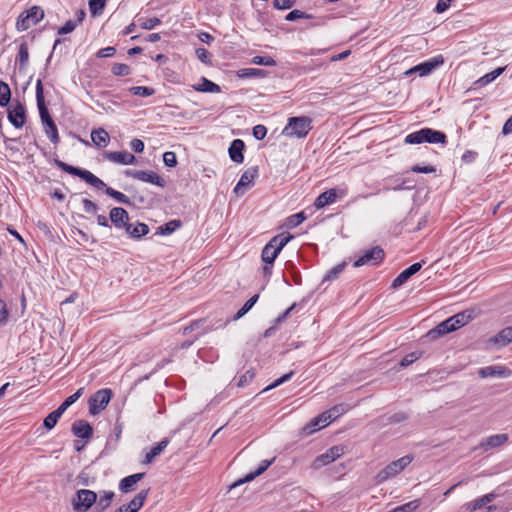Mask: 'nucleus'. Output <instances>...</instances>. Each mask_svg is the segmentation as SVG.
Masks as SVG:
<instances>
[{
	"label": "nucleus",
	"instance_id": "4d7b16f0",
	"mask_svg": "<svg viewBox=\"0 0 512 512\" xmlns=\"http://www.w3.org/2000/svg\"><path fill=\"white\" fill-rule=\"evenodd\" d=\"M293 374H294L293 371H290L289 373L284 374L280 378L276 379L272 384H270L266 388H264L262 392L276 388V387L280 386L281 384L287 382L288 380H290L292 378Z\"/></svg>",
	"mask_w": 512,
	"mask_h": 512
},
{
	"label": "nucleus",
	"instance_id": "ddd939ff",
	"mask_svg": "<svg viewBox=\"0 0 512 512\" xmlns=\"http://www.w3.org/2000/svg\"><path fill=\"white\" fill-rule=\"evenodd\" d=\"M7 117L9 122L17 129L22 128L26 123V108L25 106L17 102L7 110Z\"/></svg>",
	"mask_w": 512,
	"mask_h": 512
},
{
	"label": "nucleus",
	"instance_id": "2f4dec72",
	"mask_svg": "<svg viewBox=\"0 0 512 512\" xmlns=\"http://www.w3.org/2000/svg\"><path fill=\"white\" fill-rule=\"evenodd\" d=\"M505 68L506 67H498L495 70L485 74L484 76H482L481 78H479L478 80H476L474 82V86L476 88H481V87L486 86L487 84L494 81L497 77H499L505 71Z\"/></svg>",
	"mask_w": 512,
	"mask_h": 512
},
{
	"label": "nucleus",
	"instance_id": "0e129e2a",
	"mask_svg": "<svg viewBox=\"0 0 512 512\" xmlns=\"http://www.w3.org/2000/svg\"><path fill=\"white\" fill-rule=\"evenodd\" d=\"M9 318V311L4 300L0 299V326L7 324Z\"/></svg>",
	"mask_w": 512,
	"mask_h": 512
},
{
	"label": "nucleus",
	"instance_id": "9d476101",
	"mask_svg": "<svg viewBox=\"0 0 512 512\" xmlns=\"http://www.w3.org/2000/svg\"><path fill=\"white\" fill-rule=\"evenodd\" d=\"M124 174L127 177L147 182L159 186L161 188H164L166 186V180L154 171L127 169L124 171Z\"/></svg>",
	"mask_w": 512,
	"mask_h": 512
},
{
	"label": "nucleus",
	"instance_id": "58836bf2",
	"mask_svg": "<svg viewBox=\"0 0 512 512\" xmlns=\"http://www.w3.org/2000/svg\"><path fill=\"white\" fill-rule=\"evenodd\" d=\"M182 226V221L179 219L171 220L164 225L160 226L158 228L157 234L160 235H170L172 234L176 229L180 228Z\"/></svg>",
	"mask_w": 512,
	"mask_h": 512
},
{
	"label": "nucleus",
	"instance_id": "e433bc0d",
	"mask_svg": "<svg viewBox=\"0 0 512 512\" xmlns=\"http://www.w3.org/2000/svg\"><path fill=\"white\" fill-rule=\"evenodd\" d=\"M268 74V72L266 70H263V69H258V68H243V69H239L237 71V76L239 78H254V77H266Z\"/></svg>",
	"mask_w": 512,
	"mask_h": 512
},
{
	"label": "nucleus",
	"instance_id": "aec40b11",
	"mask_svg": "<svg viewBox=\"0 0 512 512\" xmlns=\"http://www.w3.org/2000/svg\"><path fill=\"white\" fill-rule=\"evenodd\" d=\"M71 431L74 436L88 440L93 436V427L86 420H76L73 422Z\"/></svg>",
	"mask_w": 512,
	"mask_h": 512
},
{
	"label": "nucleus",
	"instance_id": "5fc2aeb1",
	"mask_svg": "<svg viewBox=\"0 0 512 512\" xmlns=\"http://www.w3.org/2000/svg\"><path fill=\"white\" fill-rule=\"evenodd\" d=\"M251 62L255 65L276 66V61L270 56H254Z\"/></svg>",
	"mask_w": 512,
	"mask_h": 512
},
{
	"label": "nucleus",
	"instance_id": "1a4fd4ad",
	"mask_svg": "<svg viewBox=\"0 0 512 512\" xmlns=\"http://www.w3.org/2000/svg\"><path fill=\"white\" fill-rule=\"evenodd\" d=\"M112 396L113 392L109 388H104L95 392L88 400L89 413L91 415L99 414L107 407Z\"/></svg>",
	"mask_w": 512,
	"mask_h": 512
},
{
	"label": "nucleus",
	"instance_id": "f704fd0d",
	"mask_svg": "<svg viewBox=\"0 0 512 512\" xmlns=\"http://www.w3.org/2000/svg\"><path fill=\"white\" fill-rule=\"evenodd\" d=\"M169 440L167 438L158 442L155 446L151 448V450L146 454L145 459L143 461L144 464H150L153 462L154 458L158 456L163 450L167 447Z\"/></svg>",
	"mask_w": 512,
	"mask_h": 512
},
{
	"label": "nucleus",
	"instance_id": "c85d7f7f",
	"mask_svg": "<svg viewBox=\"0 0 512 512\" xmlns=\"http://www.w3.org/2000/svg\"><path fill=\"white\" fill-rule=\"evenodd\" d=\"M91 140L98 148H105L110 141V136L103 128L94 129L91 132Z\"/></svg>",
	"mask_w": 512,
	"mask_h": 512
},
{
	"label": "nucleus",
	"instance_id": "39448f33",
	"mask_svg": "<svg viewBox=\"0 0 512 512\" xmlns=\"http://www.w3.org/2000/svg\"><path fill=\"white\" fill-rule=\"evenodd\" d=\"M312 119L309 116H294L288 118L283 134L289 137L304 138L313 129Z\"/></svg>",
	"mask_w": 512,
	"mask_h": 512
},
{
	"label": "nucleus",
	"instance_id": "4468645a",
	"mask_svg": "<svg viewBox=\"0 0 512 512\" xmlns=\"http://www.w3.org/2000/svg\"><path fill=\"white\" fill-rule=\"evenodd\" d=\"M258 176V167L248 168L242 175L239 182L234 187L233 192L237 195H243L247 188L254 184V179Z\"/></svg>",
	"mask_w": 512,
	"mask_h": 512
},
{
	"label": "nucleus",
	"instance_id": "a19ab883",
	"mask_svg": "<svg viewBox=\"0 0 512 512\" xmlns=\"http://www.w3.org/2000/svg\"><path fill=\"white\" fill-rule=\"evenodd\" d=\"M347 266V262L343 261L340 264L336 265L332 269H330L326 275L324 276L322 283L326 281H332L339 277V275L344 271L345 267Z\"/></svg>",
	"mask_w": 512,
	"mask_h": 512
},
{
	"label": "nucleus",
	"instance_id": "393cba45",
	"mask_svg": "<svg viewBox=\"0 0 512 512\" xmlns=\"http://www.w3.org/2000/svg\"><path fill=\"white\" fill-rule=\"evenodd\" d=\"M507 441L508 435L505 433L491 435L480 443V448H482L484 451H488L489 449L502 446Z\"/></svg>",
	"mask_w": 512,
	"mask_h": 512
},
{
	"label": "nucleus",
	"instance_id": "20e7f679",
	"mask_svg": "<svg viewBox=\"0 0 512 512\" xmlns=\"http://www.w3.org/2000/svg\"><path fill=\"white\" fill-rule=\"evenodd\" d=\"M424 142L430 144H447V136L442 131L434 130L432 128H422L405 137V143L407 144H421Z\"/></svg>",
	"mask_w": 512,
	"mask_h": 512
},
{
	"label": "nucleus",
	"instance_id": "f3484780",
	"mask_svg": "<svg viewBox=\"0 0 512 512\" xmlns=\"http://www.w3.org/2000/svg\"><path fill=\"white\" fill-rule=\"evenodd\" d=\"M512 374V371L503 365H491L480 368L478 370V375L481 378L487 377H498V378H508Z\"/></svg>",
	"mask_w": 512,
	"mask_h": 512
},
{
	"label": "nucleus",
	"instance_id": "774afa93",
	"mask_svg": "<svg viewBox=\"0 0 512 512\" xmlns=\"http://www.w3.org/2000/svg\"><path fill=\"white\" fill-rule=\"evenodd\" d=\"M159 24H161V20L157 17H153L144 19V21L140 23V27L146 30H151Z\"/></svg>",
	"mask_w": 512,
	"mask_h": 512
},
{
	"label": "nucleus",
	"instance_id": "69168bd1",
	"mask_svg": "<svg viewBox=\"0 0 512 512\" xmlns=\"http://www.w3.org/2000/svg\"><path fill=\"white\" fill-rule=\"evenodd\" d=\"M82 204L84 212L88 214H96L99 209L96 203L86 198L82 200Z\"/></svg>",
	"mask_w": 512,
	"mask_h": 512
},
{
	"label": "nucleus",
	"instance_id": "c9c22d12",
	"mask_svg": "<svg viewBox=\"0 0 512 512\" xmlns=\"http://www.w3.org/2000/svg\"><path fill=\"white\" fill-rule=\"evenodd\" d=\"M29 61L28 45L26 42H22L19 46L18 55L16 57V63L19 66V70L22 71L27 67Z\"/></svg>",
	"mask_w": 512,
	"mask_h": 512
},
{
	"label": "nucleus",
	"instance_id": "f8f14e48",
	"mask_svg": "<svg viewBox=\"0 0 512 512\" xmlns=\"http://www.w3.org/2000/svg\"><path fill=\"white\" fill-rule=\"evenodd\" d=\"M444 63V58L442 55H438L436 57H433L427 61H424L411 69H409L406 74L410 75L413 73H419L420 76H426L429 75L433 70L438 68Z\"/></svg>",
	"mask_w": 512,
	"mask_h": 512
},
{
	"label": "nucleus",
	"instance_id": "7c9ffc66",
	"mask_svg": "<svg viewBox=\"0 0 512 512\" xmlns=\"http://www.w3.org/2000/svg\"><path fill=\"white\" fill-rule=\"evenodd\" d=\"M200 83L193 86V89L197 92H205V93H219L221 88L216 83L211 80L201 77Z\"/></svg>",
	"mask_w": 512,
	"mask_h": 512
},
{
	"label": "nucleus",
	"instance_id": "a18cd8bd",
	"mask_svg": "<svg viewBox=\"0 0 512 512\" xmlns=\"http://www.w3.org/2000/svg\"><path fill=\"white\" fill-rule=\"evenodd\" d=\"M132 95L149 97L155 94V89L147 86H133L129 88Z\"/></svg>",
	"mask_w": 512,
	"mask_h": 512
},
{
	"label": "nucleus",
	"instance_id": "a878e982",
	"mask_svg": "<svg viewBox=\"0 0 512 512\" xmlns=\"http://www.w3.org/2000/svg\"><path fill=\"white\" fill-rule=\"evenodd\" d=\"M114 497L115 493L113 491H102L99 499L97 498L94 511L105 512L110 507Z\"/></svg>",
	"mask_w": 512,
	"mask_h": 512
},
{
	"label": "nucleus",
	"instance_id": "cd10ccee",
	"mask_svg": "<svg viewBox=\"0 0 512 512\" xmlns=\"http://www.w3.org/2000/svg\"><path fill=\"white\" fill-rule=\"evenodd\" d=\"M337 191L336 189H329L321 193L315 200L314 206L317 209L324 208L325 206L332 204L336 201Z\"/></svg>",
	"mask_w": 512,
	"mask_h": 512
},
{
	"label": "nucleus",
	"instance_id": "79ce46f5",
	"mask_svg": "<svg viewBox=\"0 0 512 512\" xmlns=\"http://www.w3.org/2000/svg\"><path fill=\"white\" fill-rule=\"evenodd\" d=\"M11 99V90L9 85L0 80V106L6 107Z\"/></svg>",
	"mask_w": 512,
	"mask_h": 512
},
{
	"label": "nucleus",
	"instance_id": "6ab92c4d",
	"mask_svg": "<svg viewBox=\"0 0 512 512\" xmlns=\"http://www.w3.org/2000/svg\"><path fill=\"white\" fill-rule=\"evenodd\" d=\"M275 458H272L271 460H262L258 468L248 473L245 477L235 481L232 485H230V489L235 488L239 485H242L244 483L250 482L254 480L256 477L262 475L274 462Z\"/></svg>",
	"mask_w": 512,
	"mask_h": 512
},
{
	"label": "nucleus",
	"instance_id": "09e8293b",
	"mask_svg": "<svg viewBox=\"0 0 512 512\" xmlns=\"http://www.w3.org/2000/svg\"><path fill=\"white\" fill-rule=\"evenodd\" d=\"M307 216L303 211L293 214L287 218L286 225L288 228H294L300 225L304 220H306Z\"/></svg>",
	"mask_w": 512,
	"mask_h": 512
},
{
	"label": "nucleus",
	"instance_id": "72a5a7b5",
	"mask_svg": "<svg viewBox=\"0 0 512 512\" xmlns=\"http://www.w3.org/2000/svg\"><path fill=\"white\" fill-rule=\"evenodd\" d=\"M491 341L500 346H506L512 342V326L505 327L491 338Z\"/></svg>",
	"mask_w": 512,
	"mask_h": 512
},
{
	"label": "nucleus",
	"instance_id": "de8ad7c7",
	"mask_svg": "<svg viewBox=\"0 0 512 512\" xmlns=\"http://www.w3.org/2000/svg\"><path fill=\"white\" fill-rule=\"evenodd\" d=\"M420 504V500L415 499L403 505L397 506L389 512H412L415 511L420 506Z\"/></svg>",
	"mask_w": 512,
	"mask_h": 512
},
{
	"label": "nucleus",
	"instance_id": "4c0bfd02",
	"mask_svg": "<svg viewBox=\"0 0 512 512\" xmlns=\"http://www.w3.org/2000/svg\"><path fill=\"white\" fill-rule=\"evenodd\" d=\"M105 193L121 204H125L128 206H135V203H133L128 196H126L122 192H119L111 187H106Z\"/></svg>",
	"mask_w": 512,
	"mask_h": 512
},
{
	"label": "nucleus",
	"instance_id": "052dcab7",
	"mask_svg": "<svg viewBox=\"0 0 512 512\" xmlns=\"http://www.w3.org/2000/svg\"><path fill=\"white\" fill-rule=\"evenodd\" d=\"M327 412L329 413L328 417H331V419L334 421L340 415L346 412V407L344 404L335 405L331 409L327 410Z\"/></svg>",
	"mask_w": 512,
	"mask_h": 512
},
{
	"label": "nucleus",
	"instance_id": "f257e3e1",
	"mask_svg": "<svg viewBox=\"0 0 512 512\" xmlns=\"http://www.w3.org/2000/svg\"><path fill=\"white\" fill-rule=\"evenodd\" d=\"M36 101L45 133L52 143L57 144L59 142L58 128L45 103L42 79H38L36 83Z\"/></svg>",
	"mask_w": 512,
	"mask_h": 512
},
{
	"label": "nucleus",
	"instance_id": "6e6552de",
	"mask_svg": "<svg viewBox=\"0 0 512 512\" xmlns=\"http://www.w3.org/2000/svg\"><path fill=\"white\" fill-rule=\"evenodd\" d=\"M98 495L96 492L88 489L77 490L71 500L73 510L75 512H87L97 501Z\"/></svg>",
	"mask_w": 512,
	"mask_h": 512
},
{
	"label": "nucleus",
	"instance_id": "423d86ee",
	"mask_svg": "<svg viewBox=\"0 0 512 512\" xmlns=\"http://www.w3.org/2000/svg\"><path fill=\"white\" fill-rule=\"evenodd\" d=\"M413 459L414 457L412 455H405L395 461H392L377 473L375 477L376 483L382 484L397 476L413 461Z\"/></svg>",
	"mask_w": 512,
	"mask_h": 512
},
{
	"label": "nucleus",
	"instance_id": "f03ea898",
	"mask_svg": "<svg viewBox=\"0 0 512 512\" xmlns=\"http://www.w3.org/2000/svg\"><path fill=\"white\" fill-rule=\"evenodd\" d=\"M292 239L293 235L289 232H283L272 237L271 240L262 249V261L265 264L273 265L279 253Z\"/></svg>",
	"mask_w": 512,
	"mask_h": 512
},
{
	"label": "nucleus",
	"instance_id": "ea45409f",
	"mask_svg": "<svg viewBox=\"0 0 512 512\" xmlns=\"http://www.w3.org/2000/svg\"><path fill=\"white\" fill-rule=\"evenodd\" d=\"M259 299V294L253 295L251 298H249L244 305L237 311V313L234 315L233 320H238L242 318L246 313H248L252 307L256 304V302Z\"/></svg>",
	"mask_w": 512,
	"mask_h": 512
},
{
	"label": "nucleus",
	"instance_id": "5701e85b",
	"mask_svg": "<svg viewBox=\"0 0 512 512\" xmlns=\"http://www.w3.org/2000/svg\"><path fill=\"white\" fill-rule=\"evenodd\" d=\"M245 143L241 139H234L228 149L230 159L235 163H243Z\"/></svg>",
	"mask_w": 512,
	"mask_h": 512
},
{
	"label": "nucleus",
	"instance_id": "c756f323",
	"mask_svg": "<svg viewBox=\"0 0 512 512\" xmlns=\"http://www.w3.org/2000/svg\"><path fill=\"white\" fill-rule=\"evenodd\" d=\"M150 489L141 490L129 503L125 504L130 512H138L144 505Z\"/></svg>",
	"mask_w": 512,
	"mask_h": 512
},
{
	"label": "nucleus",
	"instance_id": "dca6fc26",
	"mask_svg": "<svg viewBox=\"0 0 512 512\" xmlns=\"http://www.w3.org/2000/svg\"><path fill=\"white\" fill-rule=\"evenodd\" d=\"M343 452L344 450L341 446H333L329 448L325 453L316 457L313 462V467L318 469L322 466H325L338 459L343 454Z\"/></svg>",
	"mask_w": 512,
	"mask_h": 512
},
{
	"label": "nucleus",
	"instance_id": "0eeeda50",
	"mask_svg": "<svg viewBox=\"0 0 512 512\" xmlns=\"http://www.w3.org/2000/svg\"><path fill=\"white\" fill-rule=\"evenodd\" d=\"M44 18V10L40 6H32L23 11L16 21V29L18 31H26L31 26L36 25Z\"/></svg>",
	"mask_w": 512,
	"mask_h": 512
},
{
	"label": "nucleus",
	"instance_id": "c03bdc74",
	"mask_svg": "<svg viewBox=\"0 0 512 512\" xmlns=\"http://www.w3.org/2000/svg\"><path fill=\"white\" fill-rule=\"evenodd\" d=\"M107 0H89V10L92 16H98L100 15L105 6H106Z\"/></svg>",
	"mask_w": 512,
	"mask_h": 512
},
{
	"label": "nucleus",
	"instance_id": "3c124183",
	"mask_svg": "<svg viewBox=\"0 0 512 512\" xmlns=\"http://www.w3.org/2000/svg\"><path fill=\"white\" fill-rule=\"evenodd\" d=\"M313 18V15L311 14H307L301 10H298V9H294L292 11H290L286 16H285V20L286 21H295V20H298V19H312Z\"/></svg>",
	"mask_w": 512,
	"mask_h": 512
},
{
	"label": "nucleus",
	"instance_id": "6e6d98bb",
	"mask_svg": "<svg viewBox=\"0 0 512 512\" xmlns=\"http://www.w3.org/2000/svg\"><path fill=\"white\" fill-rule=\"evenodd\" d=\"M409 418L406 412H397L387 417V424H397L406 421Z\"/></svg>",
	"mask_w": 512,
	"mask_h": 512
},
{
	"label": "nucleus",
	"instance_id": "49530a36",
	"mask_svg": "<svg viewBox=\"0 0 512 512\" xmlns=\"http://www.w3.org/2000/svg\"><path fill=\"white\" fill-rule=\"evenodd\" d=\"M321 428H323L322 424H321V418H318V416H317L310 423L306 424L302 428V434H304L306 436L311 435Z\"/></svg>",
	"mask_w": 512,
	"mask_h": 512
},
{
	"label": "nucleus",
	"instance_id": "8fccbe9b",
	"mask_svg": "<svg viewBox=\"0 0 512 512\" xmlns=\"http://www.w3.org/2000/svg\"><path fill=\"white\" fill-rule=\"evenodd\" d=\"M111 72L115 76H128L131 74V68L127 64L115 63L111 68Z\"/></svg>",
	"mask_w": 512,
	"mask_h": 512
},
{
	"label": "nucleus",
	"instance_id": "680f3d73",
	"mask_svg": "<svg viewBox=\"0 0 512 512\" xmlns=\"http://www.w3.org/2000/svg\"><path fill=\"white\" fill-rule=\"evenodd\" d=\"M496 495L494 493H489L484 495L483 497L477 499L474 503L473 509H480L487 503L493 501L495 499Z\"/></svg>",
	"mask_w": 512,
	"mask_h": 512
},
{
	"label": "nucleus",
	"instance_id": "bf43d9fd",
	"mask_svg": "<svg viewBox=\"0 0 512 512\" xmlns=\"http://www.w3.org/2000/svg\"><path fill=\"white\" fill-rule=\"evenodd\" d=\"M254 377L255 372L253 371V369L247 370L243 375L240 376L237 382V386L244 387L248 385L253 380Z\"/></svg>",
	"mask_w": 512,
	"mask_h": 512
},
{
	"label": "nucleus",
	"instance_id": "338daca9",
	"mask_svg": "<svg viewBox=\"0 0 512 512\" xmlns=\"http://www.w3.org/2000/svg\"><path fill=\"white\" fill-rule=\"evenodd\" d=\"M76 26H77V22H75L74 20H68V21H66V23L63 26H61L58 29L57 33L59 35H65V34L71 33L72 31H74Z\"/></svg>",
	"mask_w": 512,
	"mask_h": 512
},
{
	"label": "nucleus",
	"instance_id": "13d9d810",
	"mask_svg": "<svg viewBox=\"0 0 512 512\" xmlns=\"http://www.w3.org/2000/svg\"><path fill=\"white\" fill-rule=\"evenodd\" d=\"M59 417H57V415L55 413H53V411L51 413H49L43 420V426L47 429V430H51L53 429L57 422L59 421Z\"/></svg>",
	"mask_w": 512,
	"mask_h": 512
},
{
	"label": "nucleus",
	"instance_id": "a211bd4d",
	"mask_svg": "<svg viewBox=\"0 0 512 512\" xmlns=\"http://www.w3.org/2000/svg\"><path fill=\"white\" fill-rule=\"evenodd\" d=\"M109 219L117 229H126L129 224V214L122 207H114L110 210Z\"/></svg>",
	"mask_w": 512,
	"mask_h": 512
},
{
	"label": "nucleus",
	"instance_id": "b1692460",
	"mask_svg": "<svg viewBox=\"0 0 512 512\" xmlns=\"http://www.w3.org/2000/svg\"><path fill=\"white\" fill-rule=\"evenodd\" d=\"M145 476V473H135L124 477L119 482V489L122 493H128L135 489V485L141 481Z\"/></svg>",
	"mask_w": 512,
	"mask_h": 512
},
{
	"label": "nucleus",
	"instance_id": "603ef678",
	"mask_svg": "<svg viewBox=\"0 0 512 512\" xmlns=\"http://www.w3.org/2000/svg\"><path fill=\"white\" fill-rule=\"evenodd\" d=\"M423 355V352H411L409 354H407L400 362V366L405 368V367H408L409 365H411L412 363H414L416 360H418L419 358H421Z\"/></svg>",
	"mask_w": 512,
	"mask_h": 512
},
{
	"label": "nucleus",
	"instance_id": "e2e57ef3",
	"mask_svg": "<svg viewBox=\"0 0 512 512\" xmlns=\"http://www.w3.org/2000/svg\"><path fill=\"white\" fill-rule=\"evenodd\" d=\"M163 162L167 167L173 168L177 165L176 154L172 151H167L163 154Z\"/></svg>",
	"mask_w": 512,
	"mask_h": 512
},
{
	"label": "nucleus",
	"instance_id": "864d4df0",
	"mask_svg": "<svg viewBox=\"0 0 512 512\" xmlns=\"http://www.w3.org/2000/svg\"><path fill=\"white\" fill-rule=\"evenodd\" d=\"M197 58L206 65H211L212 54L205 48L199 47L195 51Z\"/></svg>",
	"mask_w": 512,
	"mask_h": 512
},
{
	"label": "nucleus",
	"instance_id": "412c9836",
	"mask_svg": "<svg viewBox=\"0 0 512 512\" xmlns=\"http://www.w3.org/2000/svg\"><path fill=\"white\" fill-rule=\"evenodd\" d=\"M422 263L417 262L404 269L392 282L391 287L396 289L407 282L414 274L420 271Z\"/></svg>",
	"mask_w": 512,
	"mask_h": 512
},
{
	"label": "nucleus",
	"instance_id": "7ed1b4c3",
	"mask_svg": "<svg viewBox=\"0 0 512 512\" xmlns=\"http://www.w3.org/2000/svg\"><path fill=\"white\" fill-rule=\"evenodd\" d=\"M54 163L62 171L66 172L70 175L77 176V177L81 178L82 180H84L86 183L90 184L97 190H102V189L105 190L106 187H108L104 183V181H102L100 178H98L97 176H95L93 173H91L88 170L69 165L59 159H55Z\"/></svg>",
	"mask_w": 512,
	"mask_h": 512
},
{
	"label": "nucleus",
	"instance_id": "9b49d317",
	"mask_svg": "<svg viewBox=\"0 0 512 512\" xmlns=\"http://www.w3.org/2000/svg\"><path fill=\"white\" fill-rule=\"evenodd\" d=\"M384 257V250L380 246H375L365 251L362 256L355 260L353 266L360 267L363 265H378L384 260Z\"/></svg>",
	"mask_w": 512,
	"mask_h": 512
},
{
	"label": "nucleus",
	"instance_id": "4be33fe9",
	"mask_svg": "<svg viewBox=\"0 0 512 512\" xmlns=\"http://www.w3.org/2000/svg\"><path fill=\"white\" fill-rule=\"evenodd\" d=\"M456 328H455V324L453 323V321L448 318L444 321H442L441 323H439L435 328L431 329L428 333H427V337L431 338V339H437L443 335H446L450 332H453L455 331Z\"/></svg>",
	"mask_w": 512,
	"mask_h": 512
},
{
	"label": "nucleus",
	"instance_id": "bb28decb",
	"mask_svg": "<svg viewBox=\"0 0 512 512\" xmlns=\"http://www.w3.org/2000/svg\"><path fill=\"white\" fill-rule=\"evenodd\" d=\"M125 231L131 238L140 239L149 233V227L147 224L142 222H136L135 225L129 223L126 226Z\"/></svg>",
	"mask_w": 512,
	"mask_h": 512
},
{
	"label": "nucleus",
	"instance_id": "473e14b6",
	"mask_svg": "<svg viewBox=\"0 0 512 512\" xmlns=\"http://www.w3.org/2000/svg\"><path fill=\"white\" fill-rule=\"evenodd\" d=\"M455 324L456 330L468 324L473 319V311L465 310L449 317Z\"/></svg>",
	"mask_w": 512,
	"mask_h": 512
},
{
	"label": "nucleus",
	"instance_id": "37998d69",
	"mask_svg": "<svg viewBox=\"0 0 512 512\" xmlns=\"http://www.w3.org/2000/svg\"><path fill=\"white\" fill-rule=\"evenodd\" d=\"M122 430L123 424L117 420L114 427V435L108 439L106 444L107 447L115 448L117 446L119 440L121 439Z\"/></svg>",
	"mask_w": 512,
	"mask_h": 512
},
{
	"label": "nucleus",
	"instance_id": "2eb2a0df",
	"mask_svg": "<svg viewBox=\"0 0 512 512\" xmlns=\"http://www.w3.org/2000/svg\"><path fill=\"white\" fill-rule=\"evenodd\" d=\"M105 159L122 165H135L137 158L127 151H105L103 153Z\"/></svg>",
	"mask_w": 512,
	"mask_h": 512
}]
</instances>
